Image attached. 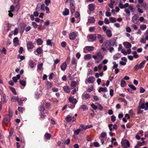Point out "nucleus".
I'll use <instances>...</instances> for the list:
<instances>
[{"label": "nucleus", "instance_id": "nucleus-39", "mask_svg": "<svg viewBox=\"0 0 148 148\" xmlns=\"http://www.w3.org/2000/svg\"><path fill=\"white\" fill-rule=\"evenodd\" d=\"M45 138L47 139H49L51 137V135L49 133H47L45 135Z\"/></svg>", "mask_w": 148, "mask_h": 148}, {"label": "nucleus", "instance_id": "nucleus-20", "mask_svg": "<svg viewBox=\"0 0 148 148\" xmlns=\"http://www.w3.org/2000/svg\"><path fill=\"white\" fill-rule=\"evenodd\" d=\"M63 88L65 92L69 93L70 92V88L68 86H65L63 87Z\"/></svg>", "mask_w": 148, "mask_h": 148}, {"label": "nucleus", "instance_id": "nucleus-45", "mask_svg": "<svg viewBox=\"0 0 148 148\" xmlns=\"http://www.w3.org/2000/svg\"><path fill=\"white\" fill-rule=\"evenodd\" d=\"M42 65L43 64L42 63L38 64V69L40 70L42 69Z\"/></svg>", "mask_w": 148, "mask_h": 148}, {"label": "nucleus", "instance_id": "nucleus-24", "mask_svg": "<svg viewBox=\"0 0 148 148\" xmlns=\"http://www.w3.org/2000/svg\"><path fill=\"white\" fill-rule=\"evenodd\" d=\"M95 21V19L93 17H89L88 22L90 23H93Z\"/></svg>", "mask_w": 148, "mask_h": 148}, {"label": "nucleus", "instance_id": "nucleus-50", "mask_svg": "<svg viewBox=\"0 0 148 148\" xmlns=\"http://www.w3.org/2000/svg\"><path fill=\"white\" fill-rule=\"evenodd\" d=\"M91 106L94 110H96L97 108V106L93 103H92L91 105Z\"/></svg>", "mask_w": 148, "mask_h": 148}, {"label": "nucleus", "instance_id": "nucleus-21", "mask_svg": "<svg viewBox=\"0 0 148 148\" xmlns=\"http://www.w3.org/2000/svg\"><path fill=\"white\" fill-rule=\"evenodd\" d=\"M85 48L88 51H92L94 49V47L92 46H86Z\"/></svg>", "mask_w": 148, "mask_h": 148}, {"label": "nucleus", "instance_id": "nucleus-42", "mask_svg": "<svg viewBox=\"0 0 148 148\" xmlns=\"http://www.w3.org/2000/svg\"><path fill=\"white\" fill-rule=\"evenodd\" d=\"M145 143V142L144 141H143L142 142L138 141L137 142V145L138 146H142L144 145Z\"/></svg>", "mask_w": 148, "mask_h": 148}, {"label": "nucleus", "instance_id": "nucleus-60", "mask_svg": "<svg viewBox=\"0 0 148 148\" xmlns=\"http://www.w3.org/2000/svg\"><path fill=\"white\" fill-rule=\"evenodd\" d=\"M41 6H40V9L41 10H45V5L44 4H41Z\"/></svg>", "mask_w": 148, "mask_h": 148}, {"label": "nucleus", "instance_id": "nucleus-4", "mask_svg": "<svg viewBox=\"0 0 148 148\" xmlns=\"http://www.w3.org/2000/svg\"><path fill=\"white\" fill-rule=\"evenodd\" d=\"M121 144L123 148H127L130 146V144L129 141L126 139L122 140Z\"/></svg>", "mask_w": 148, "mask_h": 148}, {"label": "nucleus", "instance_id": "nucleus-8", "mask_svg": "<svg viewBox=\"0 0 148 148\" xmlns=\"http://www.w3.org/2000/svg\"><path fill=\"white\" fill-rule=\"evenodd\" d=\"M77 33L76 32L70 33L69 36V39L71 40H74L77 37Z\"/></svg>", "mask_w": 148, "mask_h": 148}, {"label": "nucleus", "instance_id": "nucleus-56", "mask_svg": "<svg viewBox=\"0 0 148 148\" xmlns=\"http://www.w3.org/2000/svg\"><path fill=\"white\" fill-rule=\"evenodd\" d=\"M92 127V125H87L85 126L84 129L86 130L87 129L90 128Z\"/></svg>", "mask_w": 148, "mask_h": 148}, {"label": "nucleus", "instance_id": "nucleus-35", "mask_svg": "<svg viewBox=\"0 0 148 148\" xmlns=\"http://www.w3.org/2000/svg\"><path fill=\"white\" fill-rule=\"evenodd\" d=\"M133 55V57L135 58H137L139 57V55L137 54V52L136 51H134L132 53Z\"/></svg>", "mask_w": 148, "mask_h": 148}, {"label": "nucleus", "instance_id": "nucleus-63", "mask_svg": "<svg viewBox=\"0 0 148 148\" xmlns=\"http://www.w3.org/2000/svg\"><path fill=\"white\" fill-rule=\"evenodd\" d=\"M131 26L135 30L136 29L138 28V27L136 25H135V24H132L131 25Z\"/></svg>", "mask_w": 148, "mask_h": 148}, {"label": "nucleus", "instance_id": "nucleus-62", "mask_svg": "<svg viewBox=\"0 0 148 148\" xmlns=\"http://www.w3.org/2000/svg\"><path fill=\"white\" fill-rule=\"evenodd\" d=\"M38 12V11H37L34 12L33 13V15L36 17H37L39 15V13Z\"/></svg>", "mask_w": 148, "mask_h": 148}, {"label": "nucleus", "instance_id": "nucleus-33", "mask_svg": "<svg viewBox=\"0 0 148 148\" xmlns=\"http://www.w3.org/2000/svg\"><path fill=\"white\" fill-rule=\"evenodd\" d=\"M47 86L48 89H49L52 87V84L51 82H47Z\"/></svg>", "mask_w": 148, "mask_h": 148}, {"label": "nucleus", "instance_id": "nucleus-27", "mask_svg": "<svg viewBox=\"0 0 148 148\" xmlns=\"http://www.w3.org/2000/svg\"><path fill=\"white\" fill-rule=\"evenodd\" d=\"M18 99V97L13 96L12 97L11 101L13 102H16L17 101Z\"/></svg>", "mask_w": 148, "mask_h": 148}, {"label": "nucleus", "instance_id": "nucleus-54", "mask_svg": "<svg viewBox=\"0 0 148 148\" xmlns=\"http://www.w3.org/2000/svg\"><path fill=\"white\" fill-rule=\"evenodd\" d=\"M40 111H43L45 110V108L43 105H42L40 106V109H39Z\"/></svg>", "mask_w": 148, "mask_h": 148}, {"label": "nucleus", "instance_id": "nucleus-61", "mask_svg": "<svg viewBox=\"0 0 148 148\" xmlns=\"http://www.w3.org/2000/svg\"><path fill=\"white\" fill-rule=\"evenodd\" d=\"M93 145L94 147H98L99 146V143L97 142H95L93 143Z\"/></svg>", "mask_w": 148, "mask_h": 148}, {"label": "nucleus", "instance_id": "nucleus-9", "mask_svg": "<svg viewBox=\"0 0 148 148\" xmlns=\"http://www.w3.org/2000/svg\"><path fill=\"white\" fill-rule=\"evenodd\" d=\"M69 101L71 103H72L73 105L72 108H71L72 109L73 108L75 105V104L77 102V100L73 97H70L69 98Z\"/></svg>", "mask_w": 148, "mask_h": 148}, {"label": "nucleus", "instance_id": "nucleus-53", "mask_svg": "<svg viewBox=\"0 0 148 148\" xmlns=\"http://www.w3.org/2000/svg\"><path fill=\"white\" fill-rule=\"evenodd\" d=\"M106 136V132H103L100 135V137L102 138L105 137Z\"/></svg>", "mask_w": 148, "mask_h": 148}, {"label": "nucleus", "instance_id": "nucleus-37", "mask_svg": "<svg viewBox=\"0 0 148 148\" xmlns=\"http://www.w3.org/2000/svg\"><path fill=\"white\" fill-rule=\"evenodd\" d=\"M126 82L123 79H122L121 83V86L122 87H123L126 86Z\"/></svg>", "mask_w": 148, "mask_h": 148}, {"label": "nucleus", "instance_id": "nucleus-41", "mask_svg": "<svg viewBox=\"0 0 148 148\" xmlns=\"http://www.w3.org/2000/svg\"><path fill=\"white\" fill-rule=\"evenodd\" d=\"M128 86L133 90H136V88L133 84H129Z\"/></svg>", "mask_w": 148, "mask_h": 148}, {"label": "nucleus", "instance_id": "nucleus-64", "mask_svg": "<svg viewBox=\"0 0 148 148\" xmlns=\"http://www.w3.org/2000/svg\"><path fill=\"white\" fill-rule=\"evenodd\" d=\"M18 104L19 106H21L23 104L22 101L20 99H18L17 101Z\"/></svg>", "mask_w": 148, "mask_h": 148}, {"label": "nucleus", "instance_id": "nucleus-58", "mask_svg": "<svg viewBox=\"0 0 148 148\" xmlns=\"http://www.w3.org/2000/svg\"><path fill=\"white\" fill-rule=\"evenodd\" d=\"M18 29L17 28H16L14 30V34L16 35L18 34Z\"/></svg>", "mask_w": 148, "mask_h": 148}, {"label": "nucleus", "instance_id": "nucleus-38", "mask_svg": "<svg viewBox=\"0 0 148 148\" xmlns=\"http://www.w3.org/2000/svg\"><path fill=\"white\" fill-rule=\"evenodd\" d=\"M43 41L41 38H38L37 40V42L38 45H40L42 43Z\"/></svg>", "mask_w": 148, "mask_h": 148}, {"label": "nucleus", "instance_id": "nucleus-3", "mask_svg": "<svg viewBox=\"0 0 148 148\" xmlns=\"http://www.w3.org/2000/svg\"><path fill=\"white\" fill-rule=\"evenodd\" d=\"M146 62L145 60L142 61L140 64L136 65L134 67L135 71H137L138 69H142L144 66Z\"/></svg>", "mask_w": 148, "mask_h": 148}, {"label": "nucleus", "instance_id": "nucleus-46", "mask_svg": "<svg viewBox=\"0 0 148 148\" xmlns=\"http://www.w3.org/2000/svg\"><path fill=\"white\" fill-rule=\"evenodd\" d=\"M95 28L94 27H91L89 28V30L90 32H92L94 31Z\"/></svg>", "mask_w": 148, "mask_h": 148}, {"label": "nucleus", "instance_id": "nucleus-5", "mask_svg": "<svg viewBox=\"0 0 148 148\" xmlns=\"http://www.w3.org/2000/svg\"><path fill=\"white\" fill-rule=\"evenodd\" d=\"M88 40L89 42H92L95 40L96 38L95 34H90L87 36Z\"/></svg>", "mask_w": 148, "mask_h": 148}, {"label": "nucleus", "instance_id": "nucleus-14", "mask_svg": "<svg viewBox=\"0 0 148 148\" xmlns=\"http://www.w3.org/2000/svg\"><path fill=\"white\" fill-rule=\"evenodd\" d=\"M19 40L18 38L16 37L14 38L13 40V42L14 46H16L19 45Z\"/></svg>", "mask_w": 148, "mask_h": 148}, {"label": "nucleus", "instance_id": "nucleus-1", "mask_svg": "<svg viewBox=\"0 0 148 148\" xmlns=\"http://www.w3.org/2000/svg\"><path fill=\"white\" fill-rule=\"evenodd\" d=\"M144 100L143 99H141L139 102L138 108L144 109L145 110H148V102H147L145 104L144 103Z\"/></svg>", "mask_w": 148, "mask_h": 148}, {"label": "nucleus", "instance_id": "nucleus-16", "mask_svg": "<svg viewBox=\"0 0 148 148\" xmlns=\"http://www.w3.org/2000/svg\"><path fill=\"white\" fill-rule=\"evenodd\" d=\"M82 97L83 99H88L90 98V96L89 94L84 93L82 94Z\"/></svg>", "mask_w": 148, "mask_h": 148}, {"label": "nucleus", "instance_id": "nucleus-23", "mask_svg": "<svg viewBox=\"0 0 148 148\" xmlns=\"http://www.w3.org/2000/svg\"><path fill=\"white\" fill-rule=\"evenodd\" d=\"M71 12L72 14L74 13L75 11V7L74 4L70 5Z\"/></svg>", "mask_w": 148, "mask_h": 148}, {"label": "nucleus", "instance_id": "nucleus-12", "mask_svg": "<svg viewBox=\"0 0 148 148\" xmlns=\"http://www.w3.org/2000/svg\"><path fill=\"white\" fill-rule=\"evenodd\" d=\"M88 7L90 11L92 12L94 10L95 8V4L92 3L88 5Z\"/></svg>", "mask_w": 148, "mask_h": 148}, {"label": "nucleus", "instance_id": "nucleus-59", "mask_svg": "<svg viewBox=\"0 0 148 148\" xmlns=\"http://www.w3.org/2000/svg\"><path fill=\"white\" fill-rule=\"evenodd\" d=\"M50 3V0H45V3L47 5H48Z\"/></svg>", "mask_w": 148, "mask_h": 148}, {"label": "nucleus", "instance_id": "nucleus-55", "mask_svg": "<svg viewBox=\"0 0 148 148\" xmlns=\"http://www.w3.org/2000/svg\"><path fill=\"white\" fill-rule=\"evenodd\" d=\"M76 83L75 82L72 81L71 84V87H75L76 86Z\"/></svg>", "mask_w": 148, "mask_h": 148}, {"label": "nucleus", "instance_id": "nucleus-11", "mask_svg": "<svg viewBox=\"0 0 148 148\" xmlns=\"http://www.w3.org/2000/svg\"><path fill=\"white\" fill-rule=\"evenodd\" d=\"M9 114H7L5 116V120L7 122H9L10 120V118L12 116V113H11L9 110Z\"/></svg>", "mask_w": 148, "mask_h": 148}, {"label": "nucleus", "instance_id": "nucleus-30", "mask_svg": "<svg viewBox=\"0 0 148 148\" xmlns=\"http://www.w3.org/2000/svg\"><path fill=\"white\" fill-rule=\"evenodd\" d=\"M65 120L66 122H69L71 121V117L69 115H68L66 117Z\"/></svg>", "mask_w": 148, "mask_h": 148}, {"label": "nucleus", "instance_id": "nucleus-2", "mask_svg": "<svg viewBox=\"0 0 148 148\" xmlns=\"http://www.w3.org/2000/svg\"><path fill=\"white\" fill-rule=\"evenodd\" d=\"M104 56L102 55L100 52H98L96 53L95 55H93L92 56L95 60H101L103 58Z\"/></svg>", "mask_w": 148, "mask_h": 148}, {"label": "nucleus", "instance_id": "nucleus-32", "mask_svg": "<svg viewBox=\"0 0 148 148\" xmlns=\"http://www.w3.org/2000/svg\"><path fill=\"white\" fill-rule=\"evenodd\" d=\"M20 83L23 87H25V86L26 85V83L25 80H22L21 79L20 80Z\"/></svg>", "mask_w": 148, "mask_h": 148}, {"label": "nucleus", "instance_id": "nucleus-51", "mask_svg": "<svg viewBox=\"0 0 148 148\" xmlns=\"http://www.w3.org/2000/svg\"><path fill=\"white\" fill-rule=\"evenodd\" d=\"M111 120L112 122H114L116 121V117L114 115H112L111 116Z\"/></svg>", "mask_w": 148, "mask_h": 148}, {"label": "nucleus", "instance_id": "nucleus-6", "mask_svg": "<svg viewBox=\"0 0 148 148\" xmlns=\"http://www.w3.org/2000/svg\"><path fill=\"white\" fill-rule=\"evenodd\" d=\"M109 46V43L108 41H105L101 45V49L103 51L106 50L108 47Z\"/></svg>", "mask_w": 148, "mask_h": 148}, {"label": "nucleus", "instance_id": "nucleus-40", "mask_svg": "<svg viewBox=\"0 0 148 148\" xmlns=\"http://www.w3.org/2000/svg\"><path fill=\"white\" fill-rule=\"evenodd\" d=\"M81 108L84 111H86L88 110V108L85 105H83L81 106Z\"/></svg>", "mask_w": 148, "mask_h": 148}, {"label": "nucleus", "instance_id": "nucleus-17", "mask_svg": "<svg viewBox=\"0 0 148 148\" xmlns=\"http://www.w3.org/2000/svg\"><path fill=\"white\" fill-rule=\"evenodd\" d=\"M123 45L125 46V47L127 48H130L132 46L130 43L127 42H123Z\"/></svg>", "mask_w": 148, "mask_h": 148}, {"label": "nucleus", "instance_id": "nucleus-13", "mask_svg": "<svg viewBox=\"0 0 148 148\" xmlns=\"http://www.w3.org/2000/svg\"><path fill=\"white\" fill-rule=\"evenodd\" d=\"M42 49L39 47L37 49L36 51H34V53L36 55H39L42 53Z\"/></svg>", "mask_w": 148, "mask_h": 148}, {"label": "nucleus", "instance_id": "nucleus-28", "mask_svg": "<svg viewBox=\"0 0 148 148\" xmlns=\"http://www.w3.org/2000/svg\"><path fill=\"white\" fill-rule=\"evenodd\" d=\"M75 17L77 18V20H78V22L80 20V14L78 12H75Z\"/></svg>", "mask_w": 148, "mask_h": 148}, {"label": "nucleus", "instance_id": "nucleus-10", "mask_svg": "<svg viewBox=\"0 0 148 148\" xmlns=\"http://www.w3.org/2000/svg\"><path fill=\"white\" fill-rule=\"evenodd\" d=\"M138 16L136 14H134L132 18V21L135 24H137L138 22Z\"/></svg>", "mask_w": 148, "mask_h": 148}, {"label": "nucleus", "instance_id": "nucleus-47", "mask_svg": "<svg viewBox=\"0 0 148 148\" xmlns=\"http://www.w3.org/2000/svg\"><path fill=\"white\" fill-rule=\"evenodd\" d=\"M119 7L121 9H123L124 8V5L123 4L121 1L120 3H119Z\"/></svg>", "mask_w": 148, "mask_h": 148}, {"label": "nucleus", "instance_id": "nucleus-43", "mask_svg": "<svg viewBox=\"0 0 148 148\" xmlns=\"http://www.w3.org/2000/svg\"><path fill=\"white\" fill-rule=\"evenodd\" d=\"M110 20L111 22L112 23H114L116 21L115 18L113 17H110Z\"/></svg>", "mask_w": 148, "mask_h": 148}, {"label": "nucleus", "instance_id": "nucleus-34", "mask_svg": "<svg viewBox=\"0 0 148 148\" xmlns=\"http://www.w3.org/2000/svg\"><path fill=\"white\" fill-rule=\"evenodd\" d=\"M142 6L143 7L144 10H146L148 8V4L145 2H144L143 3Z\"/></svg>", "mask_w": 148, "mask_h": 148}, {"label": "nucleus", "instance_id": "nucleus-31", "mask_svg": "<svg viewBox=\"0 0 148 148\" xmlns=\"http://www.w3.org/2000/svg\"><path fill=\"white\" fill-rule=\"evenodd\" d=\"M91 58V55L90 54H87L85 55L84 59L86 60H89Z\"/></svg>", "mask_w": 148, "mask_h": 148}, {"label": "nucleus", "instance_id": "nucleus-49", "mask_svg": "<svg viewBox=\"0 0 148 148\" xmlns=\"http://www.w3.org/2000/svg\"><path fill=\"white\" fill-rule=\"evenodd\" d=\"M80 131L81 130L80 129H77L75 130L74 132V134L77 135H78Z\"/></svg>", "mask_w": 148, "mask_h": 148}, {"label": "nucleus", "instance_id": "nucleus-19", "mask_svg": "<svg viewBox=\"0 0 148 148\" xmlns=\"http://www.w3.org/2000/svg\"><path fill=\"white\" fill-rule=\"evenodd\" d=\"M29 65L31 68H33L36 66V64L32 60H30L29 61Z\"/></svg>", "mask_w": 148, "mask_h": 148}, {"label": "nucleus", "instance_id": "nucleus-18", "mask_svg": "<svg viewBox=\"0 0 148 148\" xmlns=\"http://www.w3.org/2000/svg\"><path fill=\"white\" fill-rule=\"evenodd\" d=\"M106 34L108 37L110 38L112 36V32L110 30V29H107V30H106Z\"/></svg>", "mask_w": 148, "mask_h": 148}, {"label": "nucleus", "instance_id": "nucleus-15", "mask_svg": "<svg viewBox=\"0 0 148 148\" xmlns=\"http://www.w3.org/2000/svg\"><path fill=\"white\" fill-rule=\"evenodd\" d=\"M67 66V64L66 62L62 63L60 66L61 70L62 71H64L66 69Z\"/></svg>", "mask_w": 148, "mask_h": 148}, {"label": "nucleus", "instance_id": "nucleus-26", "mask_svg": "<svg viewBox=\"0 0 148 148\" xmlns=\"http://www.w3.org/2000/svg\"><path fill=\"white\" fill-rule=\"evenodd\" d=\"M107 90L106 88L105 87L102 88L100 87L99 88V90H98V92H107Z\"/></svg>", "mask_w": 148, "mask_h": 148}, {"label": "nucleus", "instance_id": "nucleus-36", "mask_svg": "<svg viewBox=\"0 0 148 148\" xmlns=\"http://www.w3.org/2000/svg\"><path fill=\"white\" fill-rule=\"evenodd\" d=\"M147 27V26L145 24H142L140 26V29L142 30H144Z\"/></svg>", "mask_w": 148, "mask_h": 148}, {"label": "nucleus", "instance_id": "nucleus-7", "mask_svg": "<svg viewBox=\"0 0 148 148\" xmlns=\"http://www.w3.org/2000/svg\"><path fill=\"white\" fill-rule=\"evenodd\" d=\"M27 49L30 50L33 49L34 47V43L31 41H28L27 43Z\"/></svg>", "mask_w": 148, "mask_h": 148}, {"label": "nucleus", "instance_id": "nucleus-25", "mask_svg": "<svg viewBox=\"0 0 148 148\" xmlns=\"http://www.w3.org/2000/svg\"><path fill=\"white\" fill-rule=\"evenodd\" d=\"M69 14V10L67 8L65 9V10L62 13V14L64 16H66L68 15Z\"/></svg>", "mask_w": 148, "mask_h": 148}, {"label": "nucleus", "instance_id": "nucleus-52", "mask_svg": "<svg viewBox=\"0 0 148 148\" xmlns=\"http://www.w3.org/2000/svg\"><path fill=\"white\" fill-rule=\"evenodd\" d=\"M32 25L33 27L35 29L38 26L37 24L34 22H33L32 23Z\"/></svg>", "mask_w": 148, "mask_h": 148}, {"label": "nucleus", "instance_id": "nucleus-44", "mask_svg": "<svg viewBox=\"0 0 148 148\" xmlns=\"http://www.w3.org/2000/svg\"><path fill=\"white\" fill-rule=\"evenodd\" d=\"M71 63L72 64H75V65H76L77 62L75 58H72L71 61Z\"/></svg>", "mask_w": 148, "mask_h": 148}, {"label": "nucleus", "instance_id": "nucleus-29", "mask_svg": "<svg viewBox=\"0 0 148 148\" xmlns=\"http://www.w3.org/2000/svg\"><path fill=\"white\" fill-rule=\"evenodd\" d=\"M41 5V3H38L36 6V11H40V5Z\"/></svg>", "mask_w": 148, "mask_h": 148}, {"label": "nucleus", "instance_id": "nucleus-48", "mask_svg": "<svg viewBox=\"0 0 148 148\" xmlns=\"http://www.w3.org/2000/svg\"><path fill=\"white\" fill-rule=\"evenodd\" d=\"M125 12L128 16H130V11H129L128 9H125Z\"/></svg>", "mask_w": 148, "mask_h": 148}, {"label": "nucleus", "instance_id": "nucleus-57", "mask_svg": "<svg viewBox=\"0 0 148 148\" xmlns=\"http://www.w3.org/2000/svg\"><path fill=\"white\" fill-rule=\"evenodd\" d=\"M47 45H48L52 46L51 40L48 39L47 41Z\"/></svg>", "mask_w": 148, "mask_h": 148}, {"label": "nucleus", "instance_id": "nucleus-22", "mask_svg": "<svg viewBox=\"0 0 148 148\" xmlns=\"http://www.w3.org/2000/svg\"><path fill=\"white\" fill-rule=\"evenodd\" d=\"M95 81V78L93 77H90L88 79V82L90 83H93Z\"/></svg>", "mask_w": 148, "mask_h": 148}]
</instances>
